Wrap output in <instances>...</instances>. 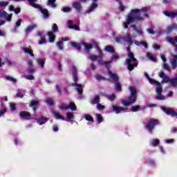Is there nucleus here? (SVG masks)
<instances>
[{
	"label": "nucleus",
	"instance_id": "f257e3e1",
	"mask_svg": "<svg viewBox=\"0 0 177 177\" xmlns=\"http://www.w3.org/2000/svg\"><path fill=\"white\" fill-rule=\"evenodd\" d=\"M149 8L143 7L141 9H133L128 14L127 17V23L124 24V28H128V25L133 21H143V17H149Z\"/></svg>",
	"mask_w": 177,
	"mask_h": 177
},
{
	"label": "nucleus",
	"instance_id": "f03ea898",
	"mask_svg": "<svg viewBox=\"0 0 177 177\" xmlns=\"http://www.w3.org/2000/svg\"><path fill=\"white\" fill-rule=\"evenodd\" d=\"M128 52V59H126V64L129 71H133V70L138 66V59L135 57V55L131 51V46H128L127 48Z\"/></svg>",
	"mask_w": 177,
	"mask_h": 177
},
{
	"label": "nucleus",
	"instance_id": "7ed1b4c3",
	"mask_svg": "<svg viewBox=\"0 0 177 177\" xmlns=\"http://www.w3.org/2000/svg\"><path fill=\"white\" fill-rule=\"evenodd\" d=\"M129 91L131 94L129 97H127V100L129 101H122V104H123V106H125L126 107H127L128 106H132L133 103H136V100L138 99V91L136 90V88L133 86H130Z\"/></svg>",
	"mask_w": 177,
	"mask_h": 177
},
{
	"label": "nucleus",
	"instance_id": "20e7f679",
	"mask_svg": "<svg viewBox=\"0 0 177 177\" xmlns=\"http://www.w3.org/2000/svg\"><path fill=\"white\" fill-rule=\"evenodd\" d=\"M160 124V121L157 119L149 120L146 124V129L149 133H153V131L156 128V126Z\"/></svg>",
	"mask_w": 177,
	"mask_h": 177
},
{
	"label": "nucleus",
	"instance_id": "39448f33",
	"mask_svg": "<svg viewBox=\"0 0 177 177\" xmlns=\"http://www.w3.org/2000/svg\"><path fill=\"white\" fill-rule=\"evenodd\" d=\"M88 59H91L92 62H95L98 59V64H100L101 66H106V68H109L110 67V62H103V57L100 55H92L89 56Z\"/></svg>",
	"mask_w": 177,
	"mask_h": 177
},
{
	"label": "nucleus",
	"instance_id": "423d86ee",
	"mask_svg": "<svg viewBox=\"0 0 177 177\" xmlns=\"http://www.w3.org/2000/svg\"><path fill=\"white\" fill-rule=\"evenodd\" d=\"M162 111H164L167 115H170V117L176 118H177V113L175 110L171 108H167L165 106H161Z\"/></svg>",
	"mask_w": 177,
	"mask_h": 177
},
{
	"label": "nucleus",
	"instance_id": "0eeeda50",
	"mask_svg": "<svg viewBox=\"0 0 177 177\" xmlns=\"http://www.w3.org/2000/svg\"><path fill=\"white\" fill-rule=\"evenodd\" d=\"M60 110H68L71 109L72 111H77V105H75V102H71L68 105L62 104L59 106Z\"/></svg>",
	"mask_w": 177,
	"mask_h": 177
},
{
	"label": "nucleus",
	"instance_id": "6e6552de",
	"mask_svg": "<svg viewBox=\"0 0 177 177\" xmlns=\"http://www.w3.org/2000/svg\"><path fill=\"white\" fill-rule=\"evenodd\" d=\"M19 117L20 118L26 120V121H30L31 120V113L26 111H22L19 113Z\"/></svg>",
	"mask_w": 177,
	"mask_h": 177
},
{
	"label": "nucleus",
	"instance_id": "1a4fd4ad",
	"mask_svg": "<svg viewBox=\"0 0 177 177\" xmlns=\"http://www.w3.org/2000/svg\"><path fill=\"white\" fill-rule=\"evenodd\" d=\"M108 69V75L113 82H116L117 81H120V77H118V75L116 73H113L111 70L110 68H107Z\"/></svg>",
	"mask_w": 177,
	"mask_h": 177
},
{
	"label": "nucleus",
	"instance_id": "9d476101",
	"mask_svg": "<svg viewBox=\"0 0 177 177\" xmlns=\"http://www.w3.org/2000/svg\"><path fill=\"white\" fill-rule=\"evenodd\" d=\"M30 106L32 108L34 113H37V109L39 107V101L37 100H32Z\"/></svg>",
	"mask_w": 177,
	"mask_h": 177
},
{
	"label": "nucleus",
	"instance_id": "9b49d317",
	"mask_svg": "<svg viewBox=\"0 0 177 177\" xmlns=\"http://www.w3.org/2000/svg\"><path fill=\"white\" fill-rule=\"evenodd\" d=\"M125 110H128V108H122L115 105L112 106V111L115 113V114H120V113H122V111H125Z\"/></svg>",
	"mask_w": 177,
	"mask_h": 177
},
{
	"label": "nucleus",
	"instance_id": "f8f14e48",
	"mask_svg": "<svg viewBox=\"0 0 177 177\" xmlns=\"http://www.w3.org/2000/svg\"><path fill=\"white\" fill-rule=\"evenodd\" d=\"M164 15L167 16V17H169L170 19H175L177 17V10L176 11H165Z\"/></svg>",
	"mask_w": 177,
	"mask_h": 177
},
{
	"label": "nucleus",
	"instance_id": "ddd939ff",
	"mask_svg": "<svg viewBox=\"0 0 177 177\" xmlns=\"http://www.w3.org/2000/svg\"><path fill=\"white\" fill-rule=\"evenodd\" d=\"M97 8V3H92L91 5L89 6V9L86 10L85 11V13L87 15H89V13H92L95 9Z\"/></svg>",
	"mask_w": 177,
	"mask_h": 177
},
{
	"label": "nucleus",
	"instance_id": "4468645a",
	"mask_svg": "<svg viewBox=\"0 0 177 177\" xmlns=\"http://www.w3.org/2000/svg\"><path fill=\"white\" fill-rule=\"evenodd\" d=\"M73 8L77 10V12H81L82 10V6H81V3L78 1H74L73 3Z\"/></svg>",
	"mask_w": 177,
	"mask_h": 177
},
{
	"label": "nucleus",
	"instance_id": "2eb2a0df",
	"mask_svg": "<svg viewBox=\"0 0 177 177\" xmlns=\"http://www.w3.org/2000/svg\"><path fill=\"white\" fill-rule=\"evenodd\" d=\"M28 2H30V6H32L35 9H39V10H41V9H42V7H41V6L39 4L35 3L37 0H28Z\"/></svg>",
	"mask_w": 177,
	"mask_h": 177
},
{
	"label": "nucleus",
	"instance_id": "dca6fc26",
	"mask_svg": "<svg viewBox=\"0 0 177 177\" xmlns=\"http://www.w3.org/2000/svg\"><path fill=\"white\" fill-rule=\"evenodd\" d=\"M40 12L41 13L43 14L44 19H48V17L50 16V14H49V11L46 8H40Z\"/></svg>",
	"mask_w": 177,
	"mask_h": 177
},
{
	"label": "nucleus",
	"instance_id": "f3484780",
	"mask_svg": "<svg viewBox=\"0 0 177 177\" xmlns=\"http://www.w3.org/2000/svg\"><path fill=\"white\" fill-rule=\"evenodd\" d=\"M37 26L36 24L30 25L27 27V28L25 29V32L26 34H28L29 32H31L35 28H37Z\"/></svg>",
	"mask_w": 177,
	"mask_h": 177
},
{
	"label": "nucleus",
	"instance_id": "a211bd4d",
	"mask_svg": "<svg viewBox=\"0 0 177 177\" xmlns=\"http://www.w3.org/2000/svg\"><path fill=\"white\" fill-rule=\"evenodd\" d=\"M176 30H177V24H173L171 26L167 27V34H170V32H172V31L174 30L176 31Z\"/></svg>",
	"mask_w": 177,
	"mask_h": 177
},
{
	"label": "nucleus",
	"instance_id": "6ab92c4d",
	"mask_svg": "<svg viewBox=\"0 0 177 177\" xmlns=\"http://www.w3.org/2000/svg\"><path fill=\"white\" fill-rule=\"evenodd\" d=\"M115 41L118 42V44H124L127 41V37L123 36H118L115 38Z\"/></svg>",
	"mask_w": 177,
	"mask_h": 177
},
{
	"label": "nucleus",
	"instance_id": "aec40b11",
	"mask_svg": "<svg viewBox=\"0 0 177 177\" xmlns=\"http://www.w3.org/2000/svg\"><path fill=\"white\" fill-rule=\"evenodd\" d=\"M49 121V118L45 117L39 118L37 122L39 125H44V124H46Z\"/></svg>",
	"mask_w": 177,
	"mask_h": 177
},
{
	"label": "nucleus",
	"instance_id": "412c9836",
	"mask_svg": "<svg viewBox=\"0 0 177 177\" xmlns=\"http://www.w3.org/2000/svg\"><path fill=\"white\" fill-rule=\"evenodd\" d=\"M48 35L49 42H50V44H53V42H55V40L56 39V36L55 35V34H53V32H48Z\"/></svg>",
	"mask_w": 177,
	"mask_h": 177
},
{
	"label": "nucleus",
	"instance_id": "4be33fe9",
	"mask_svg": "<svg viewBox=\"0 0 177 177\" xmlns=\"http://www.w3.org/2000/svg\"><path fill=\"white\" fill-rule=\"evenodd\" d=\"M75 86H77L75 88L76 91H77L79 95H82V93H84V86H82V84H76L75 85Z\"/></svg>",
	"mask_w": 177,
	"mask_h": 177
},
{
	"label": "nucleus",
	"instance_id": "5701e85b",
	"mask_svg": "<svg viewBox=\"0 0 177 177\" xmlns=\"http://www.w3.org/2000/svg\"><path fill=\"white\" fill-rule=\"evenodd\" d=\"M91 103V104H98L100 103V97L97 95H95Z\"/></svg>",
	"mask_w": 177,
	"mask_h": 177
},
{
	"label": "nucleus",
	"instance_id": "b1692460",
	"mask_svg": "<svg viewBox=\"0 0 177 177\" xmlns=\"http://www.w3.org/2000/svg\"><path fill=\"white\" fill-rule=\"evenodd\" d=\"M149 82L151 84V85H157L158 86H160V85H161V83L153 78H149L148 80Z\"/></svg>",
	"mask_w": 177,
	"mask_h": 177
},
{
	"label": "nucleus",
	"instance_id": "393cba45",
	"mask_svg": "<svg viewBox=\"0 0 177 177\" xmlns=\"http://www.w3.org/2000/svg\"><path fill=\"white\" fill-rule=\"evenodd\" d=\"M167 41L169 44L171 45H175V44H177V37H168Z\"/></svg>",
	"mask_w": 177,
	"mask_h": 177
},
{
	"label": "nucleus",
	"instance_id": "a878e982",
	"mask_svg": "<svg viewBox=\"0 0 177 177\" xmlns=\"http://www.w3.org/2000/svg\"><path fill=\"white\" fill-rule=\"evenodd\" d=\"M73 83L71 84L72 86H75V85H78V75H73Z\"/></svg>",
	"mask_w": 177,
	"mask_h": 177
},
{
	"label": "nucleus",
	"instance_id": "bb28decb",
	"mask_svg": "<svg viewBox=\"0 0 177 177\" xmlns=\"http://www.w3.org/2000/svg\"><path fill=\"white\" fill-rule=\"evenodd\" d=\"M105 50L106 52H109V53H114L115 52V50H114V47L111 46H105Z\"/></svg>",
	"mask_w": 177,
	"mask_h": 177
},
{
	"label": "nucleus",
	"instance_id": "cd10ccee",
	"mask_svg": "<svg viewBox=\"0 0 177 177\" xmlns=\"http://www.w3.org/2000/svg\"><path fill=\"white\" fill-rule=\"evenodd\" d=\"M23 50L25 53H28V55H30L32 57H34V53H32V50L27 48H24Z\"/></svg>",
	"mask_w": 177,
	"mask_h": 177
},
{
	"label": "nucleus",
	"instance_id": "c85d7f7f",
	"mask_svg": "<svg viewBox=\"0 0 177 177\" xmlns=\"http://www.w3.org/2000/svg\"><path fill=\"white\" fill-rule=\"evenodd\" d=\"M171 65L173 67L176 68L177 66V55H173V60L171 62Z\"/></svg>",
	"mask_w": 177,
	"mask_h": 177
},
{
	"label": "nucleus",
	"instance_id": "c756f323",
	"mask_svg": "<svg viewBox=\"0 0 177 177\" xmlns=\"http://www.w3.org/2000/svg\"><path fill=\"white\" fill-rule=\"evenodd\" d=\"M147 57L149 59V60H151L152 62H156L157 59L153 56V54L150 53H147Z\"/></svg>",
	"mask_w": 177,
	"mask_h": 177
},
{
	"label": "nucleus",
	"instance_id": "7c9ffc66",
	"mask_svg": "<svg viewBox=\"0 0 177 177\" xmlns=\"http://www.w3.org/2000/svg\"><path fill=\"white\" fill-rule=\"evenodd\" d=\"M151 146H158V145H160V140L158 139H153L151 141Z\"/></svg>",
	"mask_w": 177,
	"mask_h": 177
},
{
	"label": "nucleus",
	"instance_id": "2f4dec72",
	"mask_svg": "<svg viewBox=\"0 0 177 177\" xmlns=\"http://www.w3.org/2000/svg\"><path fill=\"white\" fill-rule=\"evenodd\" d=\"M85 120L86 121H89L90 122H95V120H93V118L89 114H86L85 115Z\"/></svg>",
	"mask_w": 177,
	"mask_h": 177
},
{
	"label": "nucleus",
	"instance_id": "473e14b6",
	"mask_svg": "<svg viewBox=\"0 0 177 177\" xmlns=\"http://www.w3.org/2000/svg\"><path fill=\"white\" fill-rule=\"evenodd\" d=\"M57 46L59 48V50H63L64 46H63V41H59L57 42Z\"/></svg>",
	"mask_w": 177,
	"mask_h": 177
},
{
	"label": "nucleus",
	"instance_id": "72a5a7b5",
	"mask_svg": "<svg viewBox=\"0 0 177 177\" xmlns=\"http://www.w3.org/2000/svg\"><path fill=\"white\" fill-rule=\"evenodd\" d=\"M59 31V27H57V24H53L52 26V31L51 32H58Z\"/></svg>",
	"mask_w": 177,
	"mask_h": 177
},
{
	"label": "nucleus",
	"instance_id": "f704fd0d",
	"mask_svg": "<svg viewBox=\"0 0 177 177\" xmlns=\"http://www.w3.org/2000/svg\"><path fill=\"white\" fill-rule=\"evenodd\" d=\"M125 42H127L128 46H132V44H133V40H132V37H128L126 39Z\"/></svg>",
	"mask_w": 177,
	"mask_h": 177
},
{
	"label": "nucleus",
	"instance_id": "c9c22d12",
	"mask_svg": "<svg viewBox=\"0 0 177 177\" xmlns=\"http://www.w3.org/2000/svg\"><path fill=\"white\" fill-rule=\"evenodd\" d=\"M115 87L116 91H121V83L120 82V80L115 82Z\"/></svg>",
	"mask_w": 177,
	"mask_h": 177
},
{
	"label": "nucleus",
	"instance_id": "e433bc0d",
	"mask_svg": "<svg viewBox=\"0 0 177 177\" xmlns=\"http://www.w3.org/2000/svg\"><path fill=\"white\" fill-rule=\"evenodd\" d=\"M6 80H7V81H10L11 82H13L14 84H16L17 82V80L12 76H7Z\"/></svg>",
	"mask_w": 177,
	"mask_h": 177
},
{
	"label": "nucleus",
	"instance_id": "4c0bfd02",
	"mask_svg": "<svg viewBox=\"0 0 177 177\" xmlns=\"http://www.w3.org/2000/svg\"><path fill=\"white\" fill-rule=\"evenodd\" d=\"M139 110H140V105L133 106L131 107V111L133 113H136V111H139Z\"/></svg>",
	"mask_w": 177,
	"mask_h": 177
},
{
	"label": "nucleus",
	"instance_id": "58836bf2",
	"mask_svg": "<svg viewBox=\"0 0 177 177\" xmlns=\"http://www.w3.org/2000/svg\"><path fill=\"white\" fill-rule=\"evenodd\" d=\"M71 46L73 48H75L76 49H77V50H80L81 49V44H77L75 42H72Z\"/></svg>",
	"mask_w": 177,
	"mask_h": 177
},
{
	"label": "nucleus",
	"instance_id": "ea45409f",
	"mask_svg": "<svg viewBox=\"0 0 177 177\" xmlns=\"http://www.w3.org/2000/svg\"><path fill=\"white\" fill-rule=\"evenodd\" d=\"M96 118L97 120V123L100 124L101 122H103V117L102 116V114H97Z\"/></svg>",
	"mask_w": 177,
	"mask_h": 177
},
{
	"label": "nucleus",
	"instance_id": "a19ab883",
	"mask_svg": "<svg viewBox=\"0 0 177 177\" xmlns=\"http://www.w3.org/2000/svg\"><path fill=\"white\" fill-rule=\"evenodd\" d=\"M93 45L92 44H85V51L89 53L91 52V49H92Z\"/></svg>",
	"mask_w": 177,
	"mask_h": 177
},
{
	"label": "nucleus",
	"instance_id": "79ce46f5",
	"mask_svg": "<svg viewBox=\"0 0 177 177\" xmlns=\"http://www.w3.org/2000/svg\"><path fill=\"white\" fill-rule=\"evenodd\" d=\"M66 118L68 120H74V113H66Z\"/></svg>",
	"mask_w": 177,
	"mask_h": 177
},
{
	"label": "nucleus",
	"instance_id": "37998d69",
	"mask_svg": "<svg viewBox=\"0 0 177 177\" xmlns=\"http://www.w3.org/2000/svg\"><path fill=\"white\" fill-rule=\"evenodd\" d=\"M77 69L75 66H72V75H78L77 74Z\"/></svg>",
	"mask_w": 177,
	"mask_h": 177
},
{
	"label": "nucleus",
	"instance_id": "c03bdc74",
	"mask_svg": "<svg viewBox=\"0 0 177 177\" xmlns=\"http://www.w3.org/2000/svg\"><path fill=\"white\" fill-rule=\"evenodd\" d=\"M37 63L39 66H41V68H44L45 67V61L38 59Z\"/></svg>",
	"mask_w": 177,
	"mask_h": 177
},
{
	"label": "nucleus",
	"instance_id": "a18cd8bd",
	"mask_svg": "<svg viewBox=\"0 0 177 177\" xmlns=\"http://www.w3.org/2000/svg\"><path fill=\"white\" fill-rule=\"evenodd\" d=\"M46 103H47V104H49V106H55V102H53V100H52L51 98H48L46 100Z\"/></svg>",
	"mask_w": 177,
	"mask_h": 177
},
{
	"label": "nucleus",
	"instance_id": "49530a36",
	"mask_svg": "<svg viewBox=\"0 0 177 177\" xmlns=\"http://www.w3.org/2000/svg\"><path fill=\"white\" fill-rule=\"evenodd\" d=\"M48 5L50 6H53V8H56V4L55 2H56V0H48Z\"/></svg>",
	"mask_w": 177,
	"mask_h": 177
},
{
	"label": "nucleus",
	"instance_id": "de8ad7c7",
	"mask_svg": "<svg viewBox=\"0 0 177 177\" xmlns=\"http://www.w3.org/2000/svg\"><path fill=\"white\" fill-rule=\"evenodd\" d=\"M26 80H29L30 81H32L35 79L34 75H25Z\"/></svg>",
	"mask_w": 177,
	"mask_h": 177
},
{
	"label": "nucleus",
	"instance_id": "09e8293b",
	"mask_svg": "<svg viewBox=\"0 0 177 177\" xmlns=\"http://www.w3.org/2000/svg\"><path fill=\"white\" fill-rule=\"evenodd\" d=\"M62 10L64 13H68L69 12H71V8L70 7H64Z\"/></svg>",
	"mask_w": 177,
	"mask_h": 177
},
{
	"label": "nucleus",
	"instance_id": "8fccbe9b",
	"mask_svg": "<svg viewBox=\"0 0 177 177\" xmlns=\"http://www.w3.org/2000/svg\"><path fill=\"white\" fill-rule=\"evenodd\" d=\"M8 5H9V1H0V8L8 6Z\"/></svg>",
	"mask_w": 177,
	"mask_h": 177
},
{
	"label": "nucleus",
	"instance_id": "3c124183",
	"mask_svg": "<svg viewBox=\"0 0 177 177\" xmlns=\"http://www.w3.org/2000/svg\"><path fill=\"white\" fill-rule=\"evenodd\" d=\"M55 116L59 120H64V116L60 115L59 113H55Z\"/></svg>",
	"mask_w": 177,
	"mask_h": 177
},
{
	"label": "nucleus",
	"instance_id": "603ef678",
	"mask_svg": "<svg viewBox=\"0 0 177 177\" xmlns=\"http://www.w3.org/2000/svg\"><path fill=\"white\" fill-rule=\"evenodd\" d=\"M95 80H97V81H102V80H106V77H104L102 75H97L95 76Z\"/></svg>",
	"mask_w": 177,
	"mask_h": 177
},
{
	"label": "nucleus",
	"instance_id": "864d4df0",
	"mask_svg": "<svg viewBox=\"0 0 177 177\" xmlns=\"http://www.w3.org/2000/svg\"><path fill=\"white\" fill-rule=\"evenodd\" d=\"M109 100H111V102H114L115 99V94H112L108 97Z\"/></svg>",
	"mask_w": 177,
	"mask_h": 177
},
{
	"label": "nucleus",
	"instance_id": "5fc2aeb1",
	"mask_svg": "<svg viewBox=\"0 0 177 177\" xmlns=\"http://www.w3.org/2000/svg\"><path fill=\"white\" fill-rule=\"evenodd\" d=\"M163 68L165 70H167V71H171V67H169V65H168V64H164Z\"/></svg>",
	"mask_w": 177,
	"mask_h": 177
},
{
	"label": "nucleus",
	"instance_id": "6e6d98bb",
	"mask_svg": "<svg viewBox=\"0 0 177 177\" xmlns=\"http://www.w3.org/2000/svg\"><path fill=\"white\" fill-rule=\"evenodd\" d=\"M44 44H46V39L45 38H41L39 41V45H44Z\"/></svg>",
	"mask_w": 177,
	"mask_h": 177
},
{
	"label": "nucleus",
	"instance_id": "4d7b16f0",
	"mask_svg": "<svg viewBox=\"0 0 177 177\" xmlns=\"http://www.w3.org/2000/svg\"><path fill=\"white\" fill-rule=\"evenodd\" d=\"M35 69L34 68H28L27 69V73L28 74H32V73H35Z\"/></svg>",
	"mask_w": 177,
	"mask_h": 177
},
{
	"label": "nucleus",
	"instance_id": "13d9d810",
	"mask_svg": "<svg viewBox=\"0 0 177 177\" xmlns=\"http://www.w3.org/2000/svg\"><path fill=\"white\" fill-rule=\"evenodd\" d=\"M156 93H158V95H160V93H162V87H161V86L157 87Z\"/></svg>",
	"mask_w": 177,
	"mask_h": 177
},
{
	"label": "nucleus",
	"instance_id": "bf43d9fd",
	"mask_svg": "<svg viewBox=\"0 0 177 177\" xmlns=\"http://www.w3.org/2000/svg\"><path fill=\"white\" fill-rule=\"evenodd\" d=\"M6 111H8L6 108H4V109H1L0 111V117H2V115H3V114H5L6 113Z\"/></svg>",
	"mask_w": 177,
	"mask_h": 177
},
{
	"label": "nucleus",
	"instance_id": "052dcab7",
	"mask_svg": "<svg viewBox=\"0 0 177 177\" xmlns=\"http://www.w3.org/2000/svg\"><path fill=\"white\" fill-rule=\"evenodd\" d=\"M104 105H102V104H100V103H98L97 104V108L98 109V110H103V109H104Z\"/></svg>",
	"mask_w": 177,
	"mask_h": 177
},
{
	"label": "nucleus",
	"instance_id": "680f3d73",
	"mask_svg": "<svg viewBox=\"0 0 177 177\" xmlns=\"http://www.w3.org/2000/svg\"><path fill=\"white\" fill-rule=\"evenodd\" d=\"M20 12H21V8H17L14 9V13H15V15H19V13H20Z\"/></svg>",
	"mask_w": 177,
	"mask_h": 177
},
{
	"label": "nucleus",
	"instance_id": "e2e57ef3",
	"mask_svg": "<svg viewBox=\"0 0 177 177\" xmlns=\"http://www.w3.org/2000/svg\"><path fill=\"white\" fill-rule=\"evenodd\" d=\"M53 131L54 132H57V131H59V126L57 124H54L53 126Z\"/></svg>",
	"mask_w": 177,
	"mask_h": 177
},
{
	"label": "nucleus",
	"instance_id": "0e129e2a",
	"mask_svg": "<svg viewBox=\"0 0 177 177\" xmlns=\"http://www.w3.org/2000/svg\"><path fill=\"white\" fill-rule=\"evenodd\" d=\"M118 59H120V56L117 54H115V55H112V57H111L112 60H117Z\"/></svg>",
	"mask_w": 177,
	"mask_h": 177
},
{
	"label": "nucleus",
	"instance_id": "69168bd1",
	"mask_svg": "<svg viewBox=\"0 0 177 177\" xmlns=\"http://www.w3.org/2000/svg\"><path fill=\"white\" fill-rule=\"evenodd\" d=\"M147 32H149V34H152V35H154V34H156V32H154L153 30L150 28L147 29Z\"/></svg>",
	"mask_w": 177,
	"mask_h": 177
},
{
	"label": "nucleus",
	"instance_id": "338daca9",
	"mask_svg": "<svg viewBox=\"0 0 177 177\" xmlns=\"http://www.w3.org/2000/svg\"><path fill=\"white\" fill-rule=\"evenodd\" d=\"M10 110L11 111H15L16 110V104H10Z\"/></svg>",
	"mask_w": 177,
	"mask_h": 177
},
{
	"label": "nucleus",
	"instance_id": "774afa93",
	"mask_svg": "<svg viewBox=\"0 0 177 177\" xmlns=\"http://www.w3.org/2000/svg\"><path fill=\"white\" fill-rule=\"evenodd\" d=\"M68 24L69 28H72L73 26H74V22H73L72 20H69L68 21Z\"/></svg>",
	"mask_w": 177,
	"mask_h": 177
}]
</instances>
